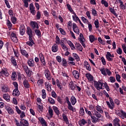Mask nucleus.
Returning a JSON list of instances; mask_svg holds the SVG:
<instances>
[{
  "mask_svg": "<svg viewBox=\"0 0 126 126\" xmlns=\"http://www.w3.org/2000/svg\"><path fill=\"white\" fill-rule=\"evenodd\" d=\"M42 97L43 99H45L46 96H47V94H46V91L45 90H42Z\"/></svg>",
  "mask_w": 126,
  "mask_h": 126,
  "instance_id": "ea45409f",
  "label": "nucleus"
},
{
  "mask_svg": "<svg viewBox=\"0 0 126 126\" xmlns=\"http://www.w3.org/2000/svg\"><path fill=\"white\" fill-rule=\"evenodd\" d=\"M11 20L13 24H15L16 23V18H15V17H12Z\"/></svg>",
  "mask_w": 126,
  "mask_h": 126,
  "instance_id": "6e6d98bb",
  "label": "nucleus"
},
{
  "mask_svg": "<svg viewBox=\"0 0 126 126\" xmlns=\"http://www.w3.org/2000/svg\"><path fill=\"white\" fill-rule=\"evenodd\" d=\"M37 19H40L41 18V12L40 11H37L36 14Z\"/></svg>",
  "mask_w": 126,
  "mask_h": 126,
  "instance_id": "4d7b16f0",
  "label": "nucleus"
},
{
  "mask_svg": "<svg viewBox=\"0 0 126 126\" xmlns=\"http://www.w3.org/2000/svg\"><path fill=\"white\" fill-rule=\"evenodd\" d=\"M2 92H4V93H6V92H8V87L3 86L1 87Z\"/></svg>",
  "mask_w": 126,
  "mask_h": 126,
  "instance_id": "473e14b6",
  "label": "nucleus"
},
{
  "mask_svg": "<svg viewBox=\"0 0 126 126\" xmlns=\"http://www.w3.org/2000/svg\"><path fill=\"white\" fill-rule=\"evenodd\" d=\"M62 64L63 66H67V62L65 59H63Z\"/></svg>",
  "mask_w": 126,
  "mask_h": 126,
  "instance_id": "a19ab883",
  "label": "nucleus"
},
{
  "mask_svg": "<svg viewBox=\"0 0 126 126\" xmlns=\"http://www.w3.org/2000/svg\"><path fill=\"white\" fill-rule=\"evenodd\" d=\"M73 14H74L75 16H72L73 19L74 21L77 22V20L78 21L80 20L79 18L76 15V14L74 12Z\"/></svg>",
  "mask_w": 126,
  "mask_h": 126,
  "instance_id": "e433bc0d",
  "label": "nucleus"
},
{
  "mask_svg": "<svg viewBox=\"0 0 126 126\" xmlns=\"http://www.w3.org/2000/svg\"><path fill=\"white\" fill-rule=\"evenodd\" d=\"M40 124H43L44 122H46L42 117H39L38 119Z\"/></svg>",
  "mask_w": 126,
  "mask_h": 126,
  "instance_id": "052dcab7",
  "label": "nucleus"
},
{
  "mask_svg": "<svg viewBox=\"0 0 126 126\" xmlns=\"http://www.w3.org/2000/svg\"><path fill=\"white\" fill-rule=\"evenodd\" d=\"M56 44H57V45H60V44H61V40L60 39V37H59V36L57 35L56 37Z\"/></svg>",
  "mask_w": 126,
  "mask_h": 126,
  "instance_id": "37998d69",
  "label": "nucleus"
},
{
  "mask_svg": "<svg viewBox=\"0 0 126 126\" xmlns=\"http://www.w3.org/2000/svg\"><path fill=\"white\" fill-rule=\"evenodd\" d=\"M111 53L109 52H107L106 58L108 62H113V58H111Z\"/></svg>",
  "mask_w": 126,
  "mask_h": 126,
  "instance_id": "9b49d317",
  "label": "nucleus"
},
{
  "mask_svg": "<svg viewBox=\"0 0 126 126\" xmlns=\"http://www.w3.org/2000/svg\"><path fill=\"white\" fill-rule=\"evenodd\" d=\"M3 98L7 102H9V101H10V99H9L10 96L9 94H3Z\"/></svg>",
  "mask_w": 126,
  "mask_h": 126,
  "instance_id": "a211bd4d",
  "label": "nucleus"
},
{
  "mask_svg": "<svg viewBox=\"0 0 126 126\" xmlns=\"http://www.w3.org/2000/svg\"><path fill=\"white\" fill-rule=\"evenodd\" d=\"M94 85L97 90H100V89H103L104 83L101 82V80H99L98 81H94Z\"/></svg>",
  "mask_w": 126,
  "mask_h": 126,
  "instance_id": "f257e3e1",
  "label": "nucleus"
},
{
  "mask_svg": "<svg viewBox=\"0 0 126 126\" xmlns=\"http://www.w3.org/2000/svg\"><path fill=\"white\" fill-rule=\"evenodd\" d=\"M72 74L76 79H78L79 78V72H78V71L73 70Z\"/></svg>",
  "mask_w": 126,
  "mask_h": 126,
  "instance_id": "1a4fd4ad",
  "label": "nucleus"
},
{
  "mask_svg": "<svg viewBox=\"0 0 126 126\" xmlns=\"http://www.w3.org/2000/svg\"><path fill=\"white\" fill-rule=\"evenodd\" d=\"M10 61L14 66H16V65H17V63L16 62V60L14 57L12 56Z\"/></svg>",
  "mask_w": 126,
  "mask_h": 126,
  "instance_id": "f3484780",
  "label": "nucleus"
},
{
  "mask_svg": "<svg viewBox=\"0 0 126 126\" xmlns=\"http://www.w3.org/2000/svg\"><path fill=\"white\" fill-rule=\"evenodd\" d=\"M20 33L21 35H24V33H25V27L24 26L20 27Z\"/></svg>",
  "mask_w": 126,
  "mask_h": 126,
  "instance_id": "2eb2a0df",
  "label": "nucleus"
},
{
  "mask_svg": "<svg viewBox=\"0 0 126 126\" xmlns=\"http://www.w3.org/2000/svg\"><path fill=\"white\" fill-rule=\"evenodd\" d=\"M92 11L93 15H94V16H96V15H97V11H96V10L95 9H93L92 10Z\"/></svg>",
  "mask_w": 126,
  "mask_h": 126,
  "instance_id": "13d9d810",
  "label": "nucleus"
},
{
  "mask_svg": "<svg viewBox=\"0 0 126 126\" xmlns=\"http://www.w3.org/2000/svg\"><path fill=\"white\" fill-rule=\"evenodd\" d=\"M117 53L118 54V55H122V53H123V50H122V48L121 47H119L118 49L117 50Z\"/></svg>",
  "mask_w": 126,
  "mask_h": 126,
  "instance_id": "09e8293b",
  "label": "nucleus"
},
{
  "mask_svg": "<svg viewBox=\"0 0 126 126\" xmlns=\"http://www.w3.org/2000/svg\"><path fill=\"white\" fill-rule=\"evenodd\" d=\"M23 84L25 88H27V89L30 88V84H29V82H28V80H25L23 82Z\"/></svg>",
  "mask_w": 126,
  "mask_h": 126,
  "instance_id": "6e6552de",
  "label": "nucleus"
},
{
  "mask_svg": "<svg viewBox=\"0 0 126 126\" xmlns=\"http://www.w3.org/2000/svg\"><path fill=\"white\" fill-rule=\"evenodd\" d=\"M69 86H70V89H71V90H74L76 87V85L73 84V82H69Z\"/></svg>",
  "mask_w": 126,
  "mask_h": 126,
  "instance_id": "393cba45",
  "label": "nucleus"
},
{
  "mask_svg": "<svg viewBox=\"0 0 126 126\" xmlns=\"http://www.w3.org/2000/svg\"><path fill=\"white\" fill-rule=\"evenodd\" d=\"M45 85L46 87V89L47 91H52V85L49 83H45Z\"/></svg>",
  "mask_w": 126,
  "mask_h": 126,
  "instance_id": "f8f14e48",
  "label": "nucleus"
},
{
  "mask_svg": "<svg viewBox=\"0 0 126 126\" xmlns=\"http://www.w3.org/2000/svg\"><path fill=\"white\" fill-rule=\"evenodd\" d=\"M67 44L68 45H69L70 48H71V50H73L74 49H75V46H74V45L73 44V43H72V42H71V41H70V40H68L67 41Z\"/></svg>",
  "mask_w": 126,
  "mask_h": 126,
  "instance_id": "c756f323",
  "label": "nucleus"
},
{
  "mask_svg": "<svg viewBox=\"0 0 126 126\" xmlns=\"http://www.w3.org/2000/svg\"><path fill=\"white\" fill-rule=\"evenodd\" d=\"M17 76V75H16V72H13L11 75L12 80H15V79H16Z\"/></svg>",
  "mask_w": 126,
  "mask_h": 126,
  "instance_id": "58836bf2",
  "label": "nucleus"
},
{
  "mask_svg": "<svg viewBox=\"0 0 126 126\" xmlns=\"http://www.w3.org/2000/svg\"><path fill=\"white\" fill-rule=\"evenodd\" d=\"M13 96H18L19 95H20V92L18 91V89H15L13 92Z\"/></svg>",
  "mask_w": 126,
  "mask_h": 126,
  "instance_id": "4468645a",
  "label": "nucleus"
},
{
  "mask_svg": "<svg viewBox=\"0 0 126 126\" xmlns=\"http://www.w3.org/2000/svg\"><path fill=\"white\" fill-rule=\"evenodd\" d=\"M60 32H61V34H62V35H65V31H64L63 29L60 28Z\"/></svg>",
  "mask_w": 126,
  "mask_h": 126,
  "instance_id": "69168bd1",
  "label": "nucleus"
},
{
  "mask_svg": "<svg viewBox=\"0 0 126 126\" xmlns=\"http://www.w3.org/2000/svg\"><path fill=\"white\" fill-rule=\"evenodd\" d=\"M16 108V112H17L18 114H19V115H20V114H21V110H20L19 108H18V107L17 106H16L15 107Z\"/></svg>",
  "mask_w": 126,
  "mask_h": 126,
  "instance_id": "e2e57ef3",
  "label": "nucleus"
},
{
  "mask_svg": "<svg viewBox=\"0 0 126 126\" xmlns=\"http://www.w3.org/2000/svg\"><path fill=\"white\" fill-rule=\"evenodd\" d=\"M39 58L41 63L43 64V65H45V64H46V63L45 62V59L43 54H39Z\"/></svg>",
  "mask_w": 126,
  "mask_h": 126,
  "instance_id": "6ab92c4d",
  "label": "nucleus"
},
{
  "mask_svg": "<svg viewBox=\"0 0 126 126\" xmlns=\"http://www.w3.org/2000/svg\"><path fill=\"white\" fill-rule=\"evenodd\" d=\"M93 123H97L98 121V118L95 117L94 116H92L91 117Z\"/></svg>",
  "mask_w": 126,
  "mask_h": 126,
  "instance_id": "a18cd8bd",
  "label": "nucleus"
},
{
  "mask_svg": "<svg viewBox=\"0 0 126 126\" xmlns=\"http://www.w3.org/2000/svg\"><path fill=\"white\" fill-rule=\"evenodd\" d=\"M27 33L29 36H33V33H32V30L30 27L27 28Z\"/></svg>",
  "mask_w": 126,
  "mask_h": 126,
  "instance_id": "5701e85b",
  "label": "nucleus"
},
{
  "mask_svg": "<svg viewBox=\"0 0 126 126\" xmlns=\"http://www.w3.org/2000/svg\"><path fill=\"white\" fill-rule=\"evenodd\" d=\"M90 41L91 43H93L94 41L97 40V38H95V37L93 35H90L89 36Z\"/></svg>",
  "mask_w": 126,
  "mask_h": 126,
  "instance_id": "c85d7f7f",
  "label": "nucleus"
},
{
  "mask_svg": "<svg viewBox=\"0 0 126 126\" xmlns=\"http://www.w3.org/2000/svg\"><path fill=\"white\" fill-rule=\"evenodd\" d=\"M101 62L102 63V64L103 65H105L106 64V61H105V59L104 58V57H102L101 58Z\"/></svg>",
  "mask_w": 126,
  "mask_h": 126,
  "instance_id": "338daca9",
  "label": "nucleus"
},
{
  "mask_svg": "<svg viewBox=\"0 0 126 126\" xmlns=\"http://www.w3.org/2000/svg\"><path fill=\"white\" fill-rule=\"evenodd\" d=\"M52 51L54 53H56V52H58V46L57 44H55L52 46Z\"/></svg>",
  "mask_w": 126,
  "mask_h": 126,
  "instance_id": "2f4dec72",
  "label": "nucleus"
},
{
  "mask_svg": "<svg viewBox=\"0 0 126 126\" xmlns=\"http://www.w3.org/2000/svg\"><path fill=\"white\" fill-rule=\"evenodd\" d=\"M33 9H35V7H34L33 3H32L30 4V10H32Z\"/></svg>",
  "mask_w": 126,
  "mask_h": 126,
  "instance_id": "680f3d73",
  "label": "nucleus"
},
{
  "mask_svg": "<svg viewBox=\"0 0 126 126\" xmlns=\"http://www.w3.org/2000/svg\"><path fill=\"white\" fill-rule=\"evenodd\" d=\"M20 124L21 126H29V123L28 121L24 119H21V121L20 122Z\"/></svg>",
  "mask_w": 126,
  "mask_h": 126,
  "instance_id": "7ed1b4c3",
  "label": "nucleus"
},
{
  "mask_svg": "<svg viewBox=\"0 0 126 126\" xmlns=\"http://www.w3.org/2000/svg\"><path fill=\"white\" fill-rule=\"evenodd\" d=\"M31 25L33 29H35V28H36V29H39V26L36 22L32 21L31 22Z\"/></svg>",
  "mask_w": 126,
  "mask_h": 126,
  "instance_id": "423d86ee",
  "label": "nucleus"
},
{
  "mask_svg": "<svg viewBox=\"0 0 126 126\" xmlns=\"http://www.w3.org/2000/svg\"><path fill=\"white\" fill-rule=\"evenodd\" d=\"M98 42H99L100 44H101V45H105V42H104L103 40H102V38H101V37H98Z\"/></svg>",
  "mask_w": 126,
  "mask_h": 126,
  "instance_id": "3c124183",
  "label": "nucleus"
},
{
  "mask_svg": "<svg viewBox=\"0 0 126 126\" xmlns=\"http://www.w3.org/2000/svg\"><path fill=\"white\" fill-rule=\"evenodd\" d=\"M61 47H62L64 51H68V48L66 47L65 44H61Z\"/></svg>",
  "mask_w": 126,
  "mask_h": 126,
  "instance_id": "79ce46f5",
  "label": "nucleus"
},
{
  "mask_svg": "<svg viewBox=\"0 0 126 126\" xmlns=\"http://www.w3.org/2000/svg\"><path fill=\"white\" fill-rule=\"evenodd\" d=\"M21 53L23 56L26 57V58H28L29 57V55H28V53L25 51V50L21 49Z\"/></svg>",
  "mask_w": 126,
  "mask_h": 126,
  "instance_id": "aec40b11",
  "label": "nucleus"
},
{
  "mask_svg": "<svg viewBox=\"0 0 126 126\" xmlns=\"http://www.w3.org/2000/svg\"><path fill=\"white\" fill-rule=\"evenodd\" d=\"M79 113L80 115H84V109H83V108L82 107L80 108Z\"/></svg>",
  "mask_w": 126,
  "mask_h": 126,
  "instance_id": "0e129e2a",
  "label": "nucleus"
},
{
  "mask_svg": "<svg viewBox=\"0 0 126 126\" xmlns=\"http://www.w3.org/2000/svg\"><path fill=\"white\" fill-rule=\"evenodd\" d=\"M116 80H117L118 82H122V81L121 80V76L120 75V74H116Z\"/></svg>",
  "mask_w": 126,
  "mask_h": 126,
  "instance_id": "c03bdc74",
  "label": "nucleus"
},
{
  "mask_svg": "<svg viewBox=\"0 0 126 126\" xmlns=\"http://www.w3.org/2000/svg\"><path fill=\"white\" fill-rule=\"evenodd\" d=\"M10 37L13 42H15V43H17V42H18V39H17L16 34H15L14 32L11 33Z\"/></svg>",
  "mask_w": 126,
  "mask_h": 126,
  "instance_id": "f03ea898",
  "label": "nucleus"
},
{
  "mask_svg": "<svg viewBox=\"0 0 126 126\" xmlns=\"http://www.w3.org/2000/svg\"><path fill=\"white\" fill-rule=\"evenodd\" d=\"M28 63L29 66H34L35 65L34 60L30 59L28 61Z\"/></svg>",
  "mask_w": 126,
  "mask_h": 126,
  "instance_id": "4be33fe9",
  "label": "nucleus"
},
{
  "mask_svg": "<svg viewBox=\"0 0 126 126\" xmlns=\"http://www.w3.org/2000/svg\"><path fill=\"white\" fill-rule=\"evenodd\" d=\"M109 10L110 12H111V13L115 15V16H118V14H117V13H116V12L115 11V9H114V8L113 9V8L110 7Z\"/></svg>",
  "mask_w": 126,
  "mask_h": 126,
  "instance_id": "c9c22d12",
  "label": "nucleus"
},
{
  "mask_svg": "<svg viewBox=\"0 0 126 126\" xmlns=\"http://www.w3.org/2000/svg\"><path fill=\"white\" fill-rule=\"evenodd\" d=\"M5 109H6V111H7V112L9 115H13L14 114V111H13V109H12V108H11V107H10L9 106H6L5 107Z\"/></svg>",
  "mask_w": 126,
  "mask_h": 126,
  "instance_id": "0eeeda50",
  "label": "nucleus"
},
{
  "mask_svg": "<svg viewBox=\"0 0 126 126\" xmlns=\"http://www.w3.org/2000/svg\"><path fill=\"white\" fill-rule=\"evenodd\" d=\"M34 32L37 36H41V31L39 30H34Z\"/></svg>",
  "mask_w": 126,
  "mask_h": 126,
  "instance_id": "49530a36",
  "label": "nucleus"
},
{
  "mask_svg": "<svg viewBox=\"0 0 126 126\" xmlns=\"http://www.w3.org/2000/svg\"><path fill=\"white\" fill-rule=\"evenodd\" d=\"M44 73L47 79H48V80H51V73L50 71H49V70H45Z\"/></svg>",
  "mask_w": 126,
  "mask_h": 126,
  "instance_id": "39448f33",
  "label": "nucleus"
},
{
  "mask_svg": "<svg viewBox=\"0 0 126 126\" xmlns=\"http://www.w3.org/2000/svg\"><path fill=\"white\" fill-rule=\"evenodd\" d=\"M94 25L96 28H99V22H98V20L94 21Z\"/></svg>",
  "mask_w": 126,
  "mask_h": 126,
  "instance_id": "603ef678",
  "label": "nucleus"
},
{
  "mask_svg": "<svg viewBox=\"0 0 126 126\" xmlns=\"http://www.w3.org/2000/svg\"><path fill=\"white\" fill-rule=\"evenodd\" d=\"M62 117L63 118V121L65 122V124L66 125H68V124H69V122H68V119H67L66 115L63 113L62 115Z\"/></svg>",
  "mask_w": 126,
  "mask_h": 126,
  "instance_id": "ddd939ff",
  "label": "nucleus"
},
{
  "mask_svg": "<svg viewBox=\"0 0 126 126\" xmlns=\"http://www.w3.org/2000/svg\"><path fill=\"white\" fill-rule=\"evenodd\" d=\"M27 45H28L29 46H30L31 47H32L34 44V41H28L26 42Z\"/></svg>",
  "mask_w": 126,
  "mask_h": 126,
  "instance_id": "de8ad7c7",
  "label": "nucleus"
},
{
  "mask_svg": "<svg viewBox=\"0 0 126 126\" xmlns=\"http://www.w3.org/2000/svg\"><path fill=\"white\" fill-rule=\"evenodd\" d=\"M66 5L68 10H69L70 12H72V11H73V10H72V8H71V6L69 4H67Z\"/></svg>",
  "mask_w": 126,
  "mask_h": 126,
  "instance_id": "8fccbe9b",
  "label": "nucleus"
},
{
  "mask_svg": "<svg viewBox=\"0 0 126 126\" xmlns=\"http://www.w3.org/2000/svg\"><path fill=\"white\" fill-rule=\"evenodd\" d=\"M48 112L50 115V118H53V116L54 115L53 113H54V111H53V109L51 108V106L49 107Z\"/></svg>",
  "mask_w": 126,
  "mask_h": 126,
  "instance_id": "7c9ffc66",
  "label": "nucleus"
},
{
  "mask_svg": "<svg viewBox=\"0 0 126 126\" xmlns=\"http://www.w3.org/2000/svg\"><path fill=\"white\" fill-rule=\"evenodd\" d=\"M95 109L97 112H99L101 114H103L104 113V111H103V110H102V108H101V106L97 105L95 107Z\"/></svg>",
  "mask_w": 126,
  "mask_h": 126,
  "instance_id": "a878e982",
  "label": "nucleus"
},
{
  "mask_svg": "<svg viewBox=\"0 0 126 126\" xmlns=\"http://www.w3.org/2000/svg\"><path fill=\"white\" fill-rule=\"evenodd\" d=\"M103 84L107 91H110V88H109V86H108V84H107V83L105 82Z\"/></svg>",
  "mask_w": 126,
  "mask_h": 126,
  "instance_id": "5fc2aeb1",
  "label": "nucleus"
},
{
  "mask_svg": "<svg viewBox=\"0 0 126 126\" xmlns=\"http://www.w3.org/2000/svg\"><path fill=\"white\" fill-rule=\"evenodd\" d=\"M24 6H25V7H28V6H29V4H28V1L27 0H25L24 1Z\"/></svg>",
  "mask_w": 126,
  "mask_h": 126,
  "instance_id": "bf43d9fd",
  "label": "nucleus"
},
{
  "mask_svg": "<svg viewBox=\"0 0 126 126\" xmlns=\"http://www.w3.org/2000/svg\"><path fill=\"white\" fill-rule=\"evenodd\" d=\"M38 109L39 113H42V112H43V106L41 105H38Z\"/></svg>",
  "mask_w": 126,
  "mask_h": 126,
  "instance_id": "864d4df0",
  "label": "nucleus"
},
{
  "mask_svg": "<svg viewBox=\"0 0 126 126\" xmlns=\"http://www.w3.org/2000/svg\"><path fill=\"white\" fill-rule=\"evenodd\" d=\"M67 108L70 111H72L73 112H76V110H75V108H73L72 106L71 105V103L68 104Z\"/></svg>",
  "mask_w": 126,
  "mask_h": 126,
  "instance_id": "cd10ccee",
  "label": "nucleus"
},
{
  "mask_svg": "<svg viewBox=\"0 0 126 126\" xmlns=\"http://www.w3.org/2000/svg\"><path fill=\"white\" fill-rule=\"evenodd\" d=\"M109 79L110 82L112 83H114V82L116 81V79L114 78V77H110Z\"/></svg>",
  "mask_w": 126,
  "mask_h": 126,
  "instance_id": "774afa93",
  "label": "nucleus"
},
{
  "mask_svg": "<svg viewBox=\"0 0 126 126\" xmlns=\"http://www.w3.org/2000/svg\"><path fill=\"white\" fill-rule=\"evenodd\" d=\"M101 3L104 4L105 7H108V6H109V3L107 2V1H105V0H101Z\"/></svg>",
  "mask_w": 126,
  "mask_h": 126,
  "instance_id": "4c0bfd02",
  "label": "nucleus"
},
{
  "mask_svg": "<svg viewBox=\"0 0 126 126\" xmlns=\"http://www.w3.org/2000/svg\"><path fill=\"white\" fill-rule=\"evenodd\" d=\"M117 115L122 119H125V118L126 119V113L123 110H121V112H118Z\"/></svg>",
  "mask_w": 126,
  "mask_h": 126,
  "instance_id": "20e7f679",
  "label": "nucleus"
},
{
  "mask_svg": "<svg viewBox=\"0 0 126 126\" xmlns=\"http://www.w3.org/2000/svg\"><path fill=\"white\" fill-rule=\"evenodd\" d=\"M53 109L57 116H60V110H59V108L57 107V106H53Z\"/></svg>",
  "mask_w": 126,
  "mask_h": 126,
  "instance_id": "b1692460",
  "label": "nucleus"
},
{
  "mask_svg": "<svg viewBox=\"0 0 126 126\" xmlns=\"http://www.w3.org/2000/svg\"><path fill=\"white\" fill-rule=\"evenodd\" d=\"M120 123V120L118 118H115L113 121V126H118V123Z\"/></svg>",
  "mask_w": 126,
  "mask_h": 126,
  "instance_id": "72a5a7b5",
  "label": "nucleus"
},
{
  "mask_svg": "<svg viewBox=\"0 0 126 126\" xmlns=\"http://www.w3.org/2000/svg\"><path fill=\"white\" fill-rule=\"evenodd\" d=\"M70 101L73 106L75 105V103H76V98H75V96L72 95L71 97Z\"/></svg>",
  "mask_w": 126,
  "mask_h": 126,
  "instance_id": "412c9836",
  "label": "nucleus"
},
{
  "mask_svg": "<svg viewBox=\"0 0 126 126\" xmlns=\"http://www.w3.org/2000/svg\"><path fill=\"white\" fill-rule=\"evenodd\" d=\"M48 102H49L51 105H54L56 103L55 99H53L52 97L48 98Z\"/></svg>",
  "mask_w": 126,
  "mask_h": 126,
  "instance_id": "f704fd0d",
  "label": "nucleus"
},
{
  "mask_svg": "<svg viewBox=\"0 0 126 126\" xmlns=\"http://www.w3.org/2000/svg\"><path fill=\"white\" fill-rule=\"evenodd\" d=\"M84 65L85 66L87 70H89V71H90L91 70V66H90V65L89 64V63H88V62H85L84 63Z\"/></svg>",
  "mask_w": 126,
  "mask_h": 126,
  "instance_id": "9d476101",
  "label": "nucleus"
},
{
  "mask_svg": "<svg viewBox=\"0 0 126 126\" xmlns=\"http://www.w3.org/2000/svg\"><path fill=\"white\" fill-rule=\"evenodd\" d=\"M93 113L94 115V116H95L97 118H101V114L99 113V112H98L97 111H96V110H94Z\"/></svg>",
  "mask_w": 126,
  "mask_h": 126,
  "instance_id": "bb28decb",
  "label": "nucleus"
},
{
  "mask_svg": "<svg viewBox=\"0 0 126 126\" xmlns=\"http://www.w3.org/2000/svg\"><path fill=\"white\" fill-rule=\"evenodd\" d=\"M86 76L87 78L88 79V80H90V81H93V76H92V75H91V74L89 73H87L86 74Z\"/></svg>",
  "mask_w": 126,
  "mask_h": 126,
  "instance_id": "dca6fc26",
  "label": "nucleus"
}]
</instances>
